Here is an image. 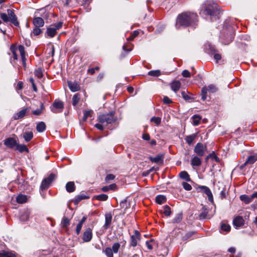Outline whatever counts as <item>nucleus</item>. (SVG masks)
<instances>
[{
	"label": "nucleus",
	"mask_w": 257,
	"mask_h": 257,
	"mask_svg": "<svg viewBox=\"0 0 257 257\" xmlns=\"http://www.w3.org/2000/svg\"><path fill=\"white\" fill-rule=\"evenodd\" d=\"M221 230L225 232H228L230 230V226L225 223H222L221 225Z\"/></svg>",
	"instance_id": "nucleus-48"
},
{
	"label": "nucleus",
	"mask_w": 257,
	"mask_h": 257,
	"mask_svg": "<svg viewBox=\"0 0 257 257\" xmlns=\"http://www.w3.org/2000/svg\"><path fill=\"white\" fill-rule=\"evenodd\" d=\"M15 185H17L18 188L20 190H23L25 189L24 183L25 181L23 179H18L13 183Z\"/></svg>",
	"instance_id": "nucleus-22"
},
{
	"label": "nucleus",
	"mask_w": 257,
	"mask_h": 257,
	"mask_svg": "<svg viewBox=\"0 0 257 257\" xmlns=\"http://www.w3.org/2000/svg\"><path fill=\"white\" fill-rule=\"evenodd\" d=\"M150 160L155 163H163V156L162 155H158L155 157H150Z\"/></svg>",
	"instance_id": "nucleus-20"
},
{
	"label": "nucleus",
	"mask_w": 257,
	"mask_h": 257,
	"mask_svg": "<svg viewBox=\"0 0 257 257\" xmlns=\"http://www.w3.org/2000/svg\"><path fill=\"white\" fill-rule=\"evenodd\" d=\"M64 107L63 103L60 101H55L51 107V110L54 113H59L61 112Z\"/></svg>",
	"instance_id": "nucleus-9"
},
{
	"label": "nucleus",
	"mask_w": 257,
	"mask_h": 257,
	"mask_svg": "<svg viewBox=\"0 0 257 257\" xmlns=\"http://www.w3.org/2000/svg\"><path fill=\"white\" fill-rule=\"evenodd\" d=\"M182 218H183L182 213H178L177 214H176V215L175 216L174 218L173 219L172 222L176 223H179L182 221Z\"/></svg>",
	"instance_id": "nucleus-41"
},
{
	"label": "nucleus",
	"mask_w": 257,
	"mask_h": 257,
	"mask_svg": "<svg viewBox=\"0 0 257 257\" xmlns=\"http://www.w3.org/2000/svg\"><path fill=\"white\" fill-rule=\"evenodd\" d=\"M257 161V155H252L249 156L245 162L244 164V165L245 166L247 164H253L255 161Z\"/></svg>",
	"instance_id": "nucleus-31"
},
{
	"label": "nucleus",
	"mask_w": 257,
	"mask_h": 257,
	"mask_svg": "<svg viewBox=\"0 0 257 257\" xmlns=\"http://www.w3.org/2000/svg\"><path fill=\"white\" fill-rule=\"evenodd\" d=\"M182 185L183 187V188L187 190V191H190L192 189V186L190 184H188L187 182H183L182 183Z\"/></svg>",
	"instance_id": "nucleus-54"
},
{
	"label": "nucleus",
	"mask_w": 257,
	"mask_h": 257,
	"mask_svg": "<svg viewBox=\"0 0 257 257\" xmlns=\"http://www.w3.org/2000/svg\"><path fill=\"white\" fill-rule=\"evenodd\" d=\"M181 94L182 97L186 100H189L190 99V97H189L186 93L185 91H182L181 92Z\"/></svg>",
	"instance_id": "nucleus-64"
},
{
	"label": "nucleus",
	"mask_w": 257,
	"mask_h": 257,
	"mask_svg": "<svg viewBox=\"0 0 257 257\" xmlns=\"http://www.w3.org/2000/svg\"><path fill=\"white\" fill-rule=\"evenodd\" d=\"M95 198L99 201H106L108 199V196L106 194H102L96 196Z\"/></svg>",
	"instance_id": "nucleus-49"
},
{
	"label": "nucleus",
	"mask_w": 257,
	"mask_h": 257,
	"mask_svg": "<svg viewBox=\"0 0 257 257\" xmlns=\"http://www.w3.org/2000/svg\"><path fill=\"white\" fill-rule=\"evenodd\" d=\"M66 190L69 193L73 192L75 190V186L74 182H68L66 185Z\"/></svg>",
	"instance_id": "nucleus-23"
},
{
	"label": "nucleus",
	"mask_w": 257,
	"mask_h": 257,
	"mask_svg": "<svg viewBox=\"0 0 257 257\" xmlns=\"http://www.w3.org/2000/svg\"><path fill=\"white\" fill-rule=\"evenodd\" d=\"M114 178H115V176L113 174H108L105 177V181H109L113 180L114 179Z\"/></svg>",
	"instance_id": "nucleus-61"
},
{
	"label": "nucleus",
	"mask_w": 257,
	"mask_h": 257,
	"mask_svg": "<svg viewBox=\"0 0 257 257\" xmlns=\"http://www.w3.org/2000/svg\"><path fill=\"white\" fill-rule=\"evenodd\" d=\"M194 151L198 156L202 157L207 152V147L201 143H198L194 147Z\"/></svg>",
	"instance_id": "nucleus-6"
},
{
	"label": "nucleus",
	"mask_w": 257,
	"mask_h": 257,
	"mask_svg": "<svg viewBox=\"0 0 257 257\" xmlns=\"http://www.w3.org/2000/svg\"><path fill=\"white\" fill-rule=\"evenodd\" d=\"M148 75L150 76H154V77H158L161 75V73L160 70H151L148 72Z\"/></svg>",
	"instance_id": "nucleus-45"
},
{
	"label": "nucleus",
	"mask_w": 257,
	"mask_h": 257,
	"mask_svg": "<svg viewBox=\"0 0 257 257\" xmlns=\"http://www.w3.org/2000/svg\"><path fill=\"white\" fill-rule=\"evenodd\" d=\"M116 120L117 118L114 116V112L113 111L102 114L98 117L97 120L99 123L95 124V127L100 131H103L109 124L114 123Z\"/></svg>",
	"instance_id": "nucleus-2"
},
{
	"label": "nucleus",
	"mask_w": 257,
	"mask_h": 257,
	"mask_svg": "<svg viewBox=\"0 0 257 257\" xmlns=\"http://www.w3.org/2000/svg\"><path fill=\"white\" fill-rule=\"evenodd\" d=\"M56 176L54 174L51 173L47 178H45L42 182L41 188L42 190H45L48 188L50 184L55 179Z\"/></svg>",
	"instance_id": "nucleus-8"
},
{
	"label": "nucleus",
	"mask_w": 257,
	"mask_h": 257,
	"mask_svg": "<svg viewBox=\"0 0 257 257\" xmlns=\"http://www.w3.org/2000/svg\"><path fill=\"white\" fill-rule=\"evenodd\" d=\"M240 199L245 204H248L252 201V195L250 196L246 195H241L240 196Z\"/></svg>",
	"instance_id": "nucleus-28"
},
{
	"label": "nucleus",
	"mask_w": 257,
	"mask_h": 257,
	"mask_svg": "<svg viewBox=\"0 0 257 257\" xmlns=\"http://www.w3.org/2000/svg\"><path fill=\"white\" fill-rule=\"evenodd\" d=\"M62 25H63V22H59L57 24L53 25L52 26L54 27V28H56V30H59L62 27Z\"/></svg>",
	"instance_id": "nucleus-60"
},
{
	"label": "nucleus",
	"mask_w": 257,
	"mask_h": 257,
	"mask_svg": "<svg viewBox=\"0 0 257 257\" xmlns=\"http://www.w3.org/2000/svg\"><path fill=\"white\" fill-rule=\"evenodd\" d=\"M46 127L45 123L43 121H41L37 124L36 129L38 132L42 133L46 130Z\"/></svg>",
	"instance_id": "nucleus-33"
},
{
	"label": "nucleus",
	"mask_w": 257,
	"mask_h": 257,
	"mask_svg": "<svg viewBox=\"0 0 257 257\" xmlns=\"http://www.w3.org/2000/svg\"><path fill=\"white\" fill-rule=\"evenodd\" d=\"M8 15L10 18V21L16 26H18L19 24L17 21V18L14 12L11 10H8Z\"/></svg>",
	"instance_id": "nucleus-15"
},
{
	"label": "nucleus",
	"mask_w": 257,
	"mask_h": 257,
	"mask_svg": "<svg viewBox=\"0 0 257 257\" xmlns=\"http://www.w3.org/2000/svg\"><path fill=\"white\" fill-rule=\"evenodd\" d=\"M82 225H83L82 224H81V223H79L77 225V226L76 228V233L77 235H78L80 233L81 228H82Z\"/></svg>",
	"instance_id": "nucleus-62"
},
{
	"label": "nucleus",
	"mask_w": 257,
	"mask_h": 257,
	"mask_svg": "<svg viewBox=\"0 0 257 257\" xmlns=\"http://www.w3.org/2000/svg\"><path fill=\"white\" fill-rule=\"evenodd\" d=\"M179 176L181 179L185 180L186 182L191 181L190 176L186 171H184L181 172L179 174Z\"/></svg>",
	"instance_id": "nucleus-30"
},
{
	"label": "nucleus",
	"mask_w": 257,
	"mask_h": 257,
	"mask_svg": "<svg viewBox=\"0 0 257 257\" xmlns=\"http://www.w3.org/2000/svg\"><path fill=\"white\" fill-rule=\"evenodd\" d=\"M112 216L110 213L105 214V223L103 226L104 229H107L110 226L112 221Z\"/></svg>",
	"instance_id": "nucleus-14"
},
{
	"label": "nucleus",
	"mask_w": 257,
	"mask_h": 257,
	"mask_svg": "<svg viewBox=\"0 0 257 257\" xmlns=\"http://www.w3.org/2000/svg\"><path fill=\"white\" fill-rule=\"evenodd\" d=\"M151 121L154 122L156 125H158L161 122V118L160 117H153L151 119Z\"/></svg>",
	"instance_id": "nucleus-53"
},
{
	"label": "nucleus",
	"mask_w": 257,
	"mask_h": 257,
	"mask_svg": "<svg viewBox=\"0 0 257 257\" xmlns=\"http://www.w3.org/2000/svg\"><path fill=\"white\" fill-rule=\"evenodd\" d=\"M181 87V83L179 81H174L171 83V88L175 92H177Z\"/></svg>",
	"instance_id": "nucleus-27"
},
{
	"label": "nucleus",
	"mask_w": 257,
	"mask_h": 257,
	"mask_svg": "<svg viewBox=\"0 0 257 257\" xmlns=\"http://www.w3.org/2000/svg\"><path fill=\"white\" fill-rule=\"evenodd\" d=\"M140 233L138 231L135 230L134 234L131 236V245L132 246L134 247L137 245V241L140 239Z\"/></svg>",
	"instance_id": "nucleus-12"
},
{
	"label": "nucleus",
	"mask_w": 257,
	"mask_h": 257,
	"mask_svg": "<svg viewBox=\"0 0 257 257\" xmlns=\"http://www.w3.org/2000/svg\"><path fill=\"white\" fill-rule=\"evenodd\" d=\"M191 118L192 119V124L194 125L197 126L200 124L201 117L199 115H194Z\"/></svg>",
	"instance_id": "nucleus-32"
},
{
	"label": "nucleus",
	"mask_w": 257,
	"mask_h": 257,
	"mask_svg": "<svg viewBox=\"0 0 257 257\" xmlns=\"http://www.w3.org/2000/svg\"><path fill=\"white\" fill-rule=\"evenodd\" d=\"M0 16H1V19L5 22H8L10 21V18L7 14H6L5 13H2V14H0Z\"/></svg>",
	"instance_id": "nucleus-55"
},
{
	"label": "nucleus",
	"mask_w": 257,
	"mask_h": 257,
	"mask_svg": "<svg viewBox=\"0 0 257 257\" xmlns=\"http://www.w3.org/2000/svg\"><path fill=\"white\" fill-rule=\"evenodd\" d=\"M214 58L216 60V62H218L219 60L221 59V56L220 54L216 53L215 51L213 52Z\"/></svg>",
	"instance_id": "nucleus-56"
},
{
	"label": "nucleus",
	"mask_w": 257,
	"mask_h": 257,
	"mask_svg": "<svg viewBox=\"0 0 257 257\" xmlns=\"http://www.w3.org/2000/svg\"><path fill=\"white\" fill-rule=\"evenodd\" d=\"M39 28L40 27H36L34 29L33 33L35 36H38L42 33V31Z\"/></svg>",
	"instance_id": "nucleus-59"
},
{
	"label": "nucleus",
	"mask_w": 257,
	"mask_h": 257,
	"mask_svg": "<svg viewBox=\"0 0 257 257\" xmlns=\"http://www.w3.org/2000/svg\"><path fill=\"white\" fill-rule=\"evenodd\" d=\"M30 107H28L22 109L14 115L13 118L17 120L23 118L26 115L27 112L30 110Z\"/></svg>",
	"instance_id": "nucleus-10"
},
{
	"label": "nucleus",
	"mask_w": 257,
	"mask_h": 257,
	"mask_svg": "<svg viewBox=\"0 0 257 257\" xmlns=\"http://www.w3.org/2000/svg\"><path fill=\"white\" fill-rule=\"evenodd\" d=\"M16 49H17L15 47H13V46H12L11 48V50L13 53V58L15 60H17V59H18V55L16 54Z\"/></svg>",
	"instance_id": "nucleus-58"
},
{
	"label": "nucleus",
	"mask_w": 257,
	"mask_h": 257,
	"mask_svg": "<svg viewBox=\"0 0 257 257\" xmlns=\"http://www.w3.org/2000/svg\"><path fill=\"white\" fill-rule=\"evenodd\" d=\"M204 12L210 16H217L219 14L217 5L212 1H206L203 6Z\"/></svg>",
	"instance_id": "nucleus-3"
},
{
	"label": "nucleus",
	"mask_w": 257,
	"mask_h": 257,
	"mask_svg": "<svg viewBox=\"0 0 257 257\" xmlns=\"http://www.w3.org/2000/svg\"><path fill=\"white\" fill-rule=\"evenodd\" d=\"M153 242V239H151L149 241H147L146 242V244L147 246V248L150 249V250H151L153 249V245H152V243Z\"/></svg>",
	"instance_id": "nucleus-57"
},
{
	"label": "nucleus",
	"mask_w": 257,
	"mask_h": 257,
	"mask_svg": "<svg viewBox=\"0 0 257 257\" xmlns=\"http://www.w3.org/2000/svg\"><path fill=\"white\" fill-rule=\"evenodd\" d=\"M119 247H120V244L118 242H116L113 244L111 249H112L113 252L116 253L118 252Z\"/></svg>",
	"instance_id": "nucleus-52"
},
{
	"label": "nucleus",
	"mask_w": 257,
	"mask_h": 257,
	"mask_svg": "<svg viewBox=\"0 0 257 257\" xmlns=\"http://www.w3.org/2000/svg\"><path fill=\"white\" fill-rule=\"evenodd\" d=\"M4 145L11 149L16 147L18 143L17 141L13 138H8L4 141Z\"/></svg>",
	"instance_id": "nucleus-11"
},
{
	"label": "nucleus",
	"mask_w": 257,
	"mask_h": 257,
	"mask_svg": "<svg viewBox=\"0 0 257 257\" xmlns=\"http://www.w3.org/2000/svg\"><path fill=\"white\" fill-rule=\"evenodd\" d=\"M70 219L66 217H64L62 220L61 225L62 227H66L69 225Z\"/></svg>",
	"instance_id": "nucleus-44"
},
{
	"label": "nucleus",
	"mask_w": 257,
	"mask_h": 257,
	"mask_svg": "<svg viewBox=\"0 0 257 257\" xmlns=\"http://www.w3.org/2000/svg\"><path fill=\"white\" fill-rule=\"evenodd\" d=\"M92 112L93 111L92 110H84L82 118L83 121H85L88 117H91Z\"/></svg>",
	"instance_id": "nucleus-47"
},
{
	"label": "nucleus",
	"mask_w": 257,
	"mask_h": 257,
	"mask_svg": "<svg viewBox=\"0 0 257 257\" xmlns=\"http://www.w3.org/2000/svg\"><path fill=\"white\" fill-rule=\"evenodd\" d=\"M16 149L20 152L22 153L24 152H28L29 150L26 145H20L18 143L16 146Z\"/></svg>",
	"instance_id": "nucleus-35"
},
{
	"label": "nucleus",
	"mask_w": 257,
	"mask_h": 257,
	"mask_svg": "<svg viewBox=\"0 0 257 257\" xmlns=\"http://www.w3.org/2000/svg\"><path fill=\"white\" fill-rule=\"evenodd\" d=\"M182 74L184 77H190L191 74L189 71L187 70H184L183 71Z\"/></svg>",
	"instance_id": "nucleus-63"
},
{
	"label": "nucleus",
	"mask_w": 257,
	"mask_h": 257,
	"mask_svg": "<svg viewBox=\"0 0 257 257\" xmlns=\"http://www.w3.org/2000/svg\"><path fill=\"white\" fill-rule=\"evenodd\" d=\"M198 191L201 192L202 193L206 194L208 197V200L211 202H213V197L210 189L205 186H199L197 188Z\"/></svg>",
	"instance_id": "nucleus-7"
},
{
	"label": "nucleus",
	"mask_w": 257,
	"mask_h": 257,
	"mask_svg": "<svg viewBox=\"0 0 257 257\" xmlns=\"http://www.w3.org/2000/svg\"><path fill=\"white\" fill-rule=\"evenodd\" d=\"M80 99V95L79 93L75 94L72 98V104L73 106H75L79 101Z\"/></svg>",
	"instance_id": "nucleus-40"
},
{
	"label": "nucleus",
	"mask_w": 257,
	"mask_h": 257,
	"mask_svg": "<svg viewBox=\"0 0 257 257\" xmlns=\"http://www.w3.org/2000/svg\"><path fill=\"white\" fill-rule=\"evenodd\" d=\"M166 201V198L165 196L159 195L156 196V201L157 203L159 204H161Z\"/></svg>",
	"instance_id": "nucleus-36"
},
{
	"label": "nucleus",
	"mask_w": 257,
	"mask_h": 257,
	"mask_svg": "<svg viewBox=\"0 0 257 257\" xmlns=\"http://www.w3.org/2000/svg\"><path fill=\"white\" fill-rule=\"evenodd\" d=\"M197 22V15L193 13H183L179 15L177 18L176 27L179 29L180 26H194Z\"/></svg>",
	"instance_id": "nucleus-1"
},
{
	"label": "nucleus",
	"mask_w": 257,
	"mask_h": 257,
	"mask_svg": "<svg viewBox=\"0 0 257 257\" xmlns=\"http://www.w3.org/2000/svg\"><path fill=\"white\" fill-rule=\"evenodd\" d=\"M18 49L21 56L23 65L24 67H26V63L24 47L23 45H19L18 47Z\"/></svg>",
	"instance_id": "nucleus-16"
},
{
	"label": "nucleus",
	"mask_w": 257,
	"mask_h": 257,
	"mask_svg": "<svg viewBox=\"0 0 257 257\" xmlns=\"http://www.w3.org/2000/svg\"><path fill=\"white\" fill-rule=\"evenodd\" d=\"M69 89L73 92L78 91L80 87L79 85L75 82L68 81Z\"/></svg>",
	"instance_id": "nucleus-18"
},
{
	"label": "nucleus",
	"mask_w": 257,
	"mask_h": 257,
	"mask_svg": "<svg viewBox=\"0 0 257 257\" xmlns=\"http://www.w3.org/2000/svg\"><path fill=\"white\" fill-rule=\"evenodd\" d=\"M234 33L231 28H230L226 32L224 31L221 34L220 39L221 43L224 45H228L231 43L234 38Z\"/></svg>",
	"instance_id": "nucleus-4"
},
{
	"label": "nucleus",
	"mask_w": 257,
	"mask_h": 257,
	"mask_svg": "<svg viewBox=\"0 0 257 257\" xmlns=\"http://www.w3.org/2000/svg\"><path fill=\"white\" fill-rule=\"evenodd\" d=\"M35 75L38 78H41L43 76L42 69L41 68H38V69H36L35 71Z\"/></svg>",
	"instance_id": "nucleus-50"
},
{
	"label": "nucleus",
	"mask_w": 257,
	"mask_h": 257,
	"mask_svg": "<svg viewBox=\"0 0 257 257\" xmlns=\"http://www.w3.org/2000/svg\"><path fill=\"white\" fill-rule=\"evenodd\" d=\"M208 209L205 206L202 207V212L200 214L199 216L202 219H205L208 214Z\"/></svg>",
	"instance_id": "nucleus-43"
},
{
	"label": "nucleus",
	"mask_w": 257,
	"mask_h": 257,
	"mask_svg": "<svg viewBox=\"0 0 257 257\" xmlns=\"http://www.w3.org/2000/svg\"><path fill=\"white\" fill-rule=\"evenodd\" d=\"M44 109V105L43 103L40 104V108L32 111V113L35 115H40Z\"/></svg>",
	"instance_id": "nucleus-38"
},
{
	"label": "nucleus",
	"mask_w": 257,
	"mask_h": 257,
	"mask_svg": "<svg viewBox=\"0 0 257 257\" xmlns=\"http://www.w3.org/2000/svg\"><path fill=\"white\" fill-rule=\"evenodd\" d=\"M104 252L107 257H113V251L111 248L106 247L104 250Z\"/></svg>",
	"instance_id": "nucleus-51"
},
{
	"label": "nucleus",
	"mask_w": 257,
	"mask_h": 257,
	"mask_svg": "<svg viewBox=\"0 0 257 257\" xmlns=\"http://www.w3.org/2000/svg\"><path fill=\"white\" fill-rule=\"evenodd\" d=\"M244 223V220L241 216H237L233 220V224L236 227H240Z\"/></svg>",
	"instance_id": "nucleus-21"
},
{
	"label": "nucleus",
	"mask_w": 257,
	"mask_h": 257,
	"mask_svg": "<svg viewBox=\"0 0 257 257\" xmlns=\"http://www.w3.org/2000/svg\"><path fill=\"white\" fill-rule=\"evenodd\" d=\"M196 137V134H193L192 135L187 136L185 138V140H186L187 143L189 145H191L193 143Z\"/></svg>",
	"instance_id": "nucleus-37"
},
{
	"label": "nucleus",
	"mask_w": 257,
	"mask_h": 257,
	"mask_svg": "<svg viewBox=\"0 0 257 257\" xmlns=\"http://www.w3.org/2000/svg\"><path fill=\"white\" fill-rule=\"evenodd\" d=\"M191 164L192 166L198 167L201 164V160L198 156H194L191 159Z\"/></svg>",
	"instance_id": "nucleus-25"
},
{
	"label": "nucleus",
	"mask_w": 257,
	"mask_h": 257,
	"mask_svg": "<svg viewBox=\"0 0 257 257\" xmlns=\"http://www.w3.org/2000/svg\"><path fill=\"white\" fill-rule=\"evenodd\" d=\"M23 137L26 142H29L33 138V134L32 132H25L23 134Z\"/></svg>",
	"instance_id": "nucleus-29"
},
{
	"label": "nucleus",
	"mask_w": 257,
	"mask_h": 257,
	"mask_svg": "<svg viewBox=\"0 0 257 257\" xmlns=\"http://www.w3.org/2000/svg\"><path fill=\"white\" fill-rule=\"evenodd\" d=\"M57 30L56 28H54V27L52 26L47 29L45 35L47 37L52 38L55 36Z\"/></svg>",
	"instance_id": "nucleus-19"
},
{
	"label": "nucleus",
	"mask_w": 257,
	"mask_h": 257,
	"mask_svg": "<svg viewBox=\"0 0 257 257\" xmlns=\"http://www.w3.org/2000/svg\"><path fill=\"white\" fill-rule=\"evenodd\" d=\"M30 214V212L28 210H24L21 214L20 216V220L22 221H26L28 220L29 216Z\"/></svg>",
	"instance_id": "nucleus-26"
},
{
	"label": "nucleus",
	"mask_w": 257,
	"mask_h": 257,
	"mask_svg": "<svg viewBox=\"0 0 257 257\" xmlns=\"http://www.w3.org/2000/svg\"><path fill=\"white\" fill-rule=\"evenodd\" d=\"M27 201V197L25 195L20 194L17 197V201L19 203H24Z\"/></svg>",
	"instance_id": "nucleus-34"
},
{
	"label": "nucleus",
	"mask_w": 257,
	"mask_h": 257,
	"mask_svg": "<svg viewBox=\"0 0 257 257\" xmlns=\"http://www.w3.org/2000/svg\"><path fill=\"white\" fill-rule=\"evenodd\" d=\"M92 237V229L90 228H88L83 233L82 239L84 242H89L91 240Z\"/></svg>",
	"instance_id": "nucleus-13"
},
{
	"label": "nucleus",
	"mask_w": 257,
	"mask_h": 257,
	"mask_svg": "<svg viewBox=\"0 0 257 257\" xmlns=\"http://www.w3.org/2000/svg\"><path fill=\"white\" fill-rule=\"evenodd\" d=\"M217 90V88L214 85L210 84L207 87L205 86L201 90V99L204 101L207 98V93L208 91L210 93H214Z\"/></svg>",
	"instance_id": "nucleus-5"
},
{
	"label": "nucleus",
	"mask_w": 257,
	"mask_h": 257,
	"mask_svg": "<svg viewBox=\"0 0 257 257\" xmlns=\"http://www.w3.org/2000/svg\"><path fill=\"white\" fill-rule=\"evenodd\" d=\"M88 198V196H87L86 195H85L83 194L79 195L75 197V200H74V202L75 204H78L82 200Z\"/></svg>",
	"instance_id": "nucleus-39"
},
{
	"label": "nucleus",
	"mask_w": 257,
	"mask_h": 257,
	"mask_svg": "<svg viewBox=\"0 0 257 257\" xmlns=\"http://www.w3.org/2000/svg\"><path fill=\"white\" fill-rule=\"evenodd\" d=\"M162 212L167 216H170L171 214L170 207L168 205L164 206L163 207Z\"/></svg>",
	"instance_id": "nucleus-42"
},
{
	"label": "nucleus",
	"mask_w": 257,
	"mask_h": 257,
	"mask_svg": "<svg viewBox=\"0 0 257 257\" xmlns=\"http://www.w3.org/2000/svg\"><path fill=\"white\" fill-rule=\"evenodd\" d=\"M33 23L36 27H41L44 25V20L39 17H34Z\"/></svg>",
	"instance_id": "nucleus-17"
},
{
	"label": "nucleus",
	"mask_w": 257,
	"mask_h": 257,
	"mask_svg": "<svg viewBox=\"0 0 257 257\" xmlns=\"http://www.w3.org/2000/svg\"><path fill=\"white\" fill-rule=\"evenodd\" d=\"M23 88L24 83L22 81L18 82L17 86L15 87L16 90L19 94H21V91L23 89Z\"/></svg>",
	"instance_id": "nucleus-46"
},
{
	"label": "nucleus",
	"mask_w": 257,
	"mask_h": 257,
	"mask_svg": "<svg viewBox=\"0 0 257 257\" xmlns=\"http://www.w3.org/2000/svg\"><path fill=\"white\" fill-rule=\"evenodd\" d=\"M0 257H17V255L12 251L3 250L0 251Z\"/></svg>",
	"instance_id": "nucleus-24"
}]
</instances>
